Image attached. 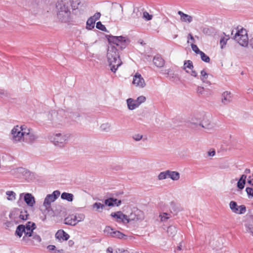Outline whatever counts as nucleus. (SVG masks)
<instances>
[{
    "label": "nucleus",
    "mask_w": 253,
    "mask_h": 253,
    "mask_svg": "<svg viewBox=\"0 0 253 253\" xmlns=\"http://www.w3.org/2000/svg\"><path fill=\"white\" fill-rule=\"evenodd\" d=\"M106 37L110 44L107 54L108 62L111 71L115 73L122 64L119 51L126 47L127 39L125 37L112 35H106Z\"/></svg>",
    "instance_id": "f257e3e1"
},
{
    "label": "nucleus",
    "mask_w": 253,
    "mask_h": 253,
    "mask_svg": "<svg viewBox=\"0 0 253 253\" xmlns=\"http://www.w3.org/2000/svg\"><path fill=\"white\" fill-rule=\"evenodd\" d=\"M48 124L54 127L63 126L66 122V113L64 110H53L47 114Z\"/></svg>",
    "instance_id": "f03ea898"
},
{
    "label": "nucleus",
    "mask_w": 253,
    "mask_h": 253,
    "mask_svg": "<svg viewBox=\"0 0 253 253\" xmlns=\"http://www.w3.org/2000/svg\"><path fill=\"white\" fill-rule=\"evenodd\" d=\"M26 128L25 125L15 126L11 130L10 138L14 143L22 142Z\"/></svg>",
    "instance_id": "7ed1b4c3"
},
{
    "label": "nucleus",
    "mask_w": 253,
    "mask_h": 253,
    "mask_svg": "<svg viewBox=\"0 0 253 253\" xmlns=\"http://www.w3.org/2000/svg\"><path fill=\"white\" fill-rule=\"evenodd\" d=\"M234 31L233 30L231 35L233 38L235 40L241 45L246 46L248 44V37L247 31L245 29H241L240 30L236 31L235 34Z\"/></svg>",
    "instance_id": "20e7f679"
},
{
    "label": "nucleus",
    "mask_w": 253,
    "mask_h": 253,
    "mask_svg": "<svg viewBox=\"0 0 253 253\" xmlns=\"http://www.w3.org/2000/svg\"><path fill=\"white\" fill-rule=\"evenodd\" d=\"M69 136L67 135L61 133L53 134L49 136V139L55 145L60 147H63L65 142L68 140Z\"/></svg>",
    "instance_id": "39448f33"
},
{
    "label": "nucleus",
    "mask_w": 253,
    "mask_h": 253,
    "mask_svg": "<svg viewBox=\"0 0 253 253\" xmlns=\"http://www.w3.org/2000/svg\"><path fill=\"white\" fill-rule=\"evenodd\" d=\"M60 192L55 190L51 194H48L44 199L43 206L47 211H52L51 203L54 202L59 196Z\"/></svg>",
    "instance_id": "423d86ee"
},
{
    "label": "nucleus",
    "mask_w": 253,
    "mask_h": 253,
    "mask_svg": "<svg viewBox=\"0 0 253 253\" xmlns=\"http://www.w3.org/2000/svg\"><path fill=\"white\" fill-rule=\"evenodd\" d=\"M146 101V97L144 96H140L136 99L129 98L126 100L127 107L129 110H133L139 107L142 103Z\"/></svg>",
    "instance_id": "0eeeda50"
},
{
    "label": "nucleus",
    "mask_w": 253,
    "mask_h": 253,
    "mask_svg": "<svg viewBox=\"0 0 253 253\" xmlns=\"http://www.w3.org/2000/svg\"><path fill=\"white\" fill-rule=\"evenodd\" d=\"M37 138L38 136L31 129L26 126L22 142L28 144H32Z\"/></svg>",
    "instance_id": "6e6552de"
},
{
    "label": "nucleus",
    "mask_w": 253,
    "mask_h": 253,
    "mask_svg": "<svg viewBox=\"0 0 253 253\" xmlns=\"http://www.w3.org/2000/svg\"><path fill=\"white\" fill-rule=\"evenodd\" d=\"M57 16L59 20L62 22H67L70 19V9H67L64 11L56 10Z\"/></svg>",
    "instance_id": "1a4fd4ad"
},
{
    "label": "nucleus",
    "mask_w": 253,
    "mask_h": 253,
    "mask_svg": "<svg viewBox=\"0 0 253 253\" xmlns=\"http://www.w3.org/2000/svg\"><path fill=\"white\" fill-rule=\"evenodd\" d=\"M132 84L136 86L143 88L145 86L146 84L144 79L142 77L141 75L137 73L133 76Z\"/></svg>",
    "instance_id": "9d476101"
},
{
    "label": "nucleus",
    "mask_w": 253,
    "mask_h": 253,
    "mask_svg": "<svg viewBox=\"0 0 253 253\" xmlns=\"http://www.w3.org/2000/svg\"><path fill=\"white\" fill-rule=\"evenodd\" d=\"M23 196L24 201L29 207H33L35 204V199L34 197L29 193H21L20 198H22Z\"/></svg>",
    "instance_id": "9b49d317"
},
{
    "label": "nucleus",
    "mask_w": 253,
    "mask_h": 253,
    "mask_svg": "<svg viewBox=\"0 0 253 253\" xmlns=\"http://www.w3.org/2000/svg\"><path fill=\"white\" fill-rule=\"evenodd\" d=\"M11 172L16 177H20L22 175L27 176L30 174V171L28 169L22 167L14 169L11 170Z\"/></svg>",
    "instance_id": "f8f14e48"
},
{
    "label": "nucleus",
    "mask_w": 253,
    "mask_h": 253,
    "mask_svg": "<svg viewBox=\"0 0 253 253\" xmlns=\"http://www.w3.org/2000/svg\"><path fill=\"white\" fill-rule=\"evenodd\" d=\"M71 5L70 3L69 0H58L56 4V10L64 11L67 9H70Z\"/></svg>",
    "instance_id": "ddd939ff"
},
{
    "label": "nucleus",
    "mask_w": 253,
    "mask_h": 253,
    "mask_svg": "<svg viewBox=\"0 0 253 253\" xmlns=\"http://www.w3.org/2000/svg\"><path fill=\"white\" fill-rule=\"evenodd\" d=\"M24 227L25 228V235L28 237H32L34 232L33 230L36 229V225L35 223L29 221L24 225Z\"/></svg>",
    "instance_id": "4468645a"
},
{
    "label": "nucleus",
    "mask_w": 253,
    "mask_h": 253,
    "mask_svg": "<svg viewBox=\"0 0 253 253\" xmlns=\"http://www.w3.org/2000/svg\"><path fill=\"white\" fill-rule=\"evenodd\" d=\"M111 215L113 217L116 218L118 222H122L124 223H128L127 216L123 213L121 211L112 212Z\"/></svg>",
    "instance_id": "2eb2a0df"
},
{
    "label": "nucleus",
    "mask_w": 253,
    "mask_h": 253,
    "mask_svg": "<svg viewBox=\"0 0 253 253\" xmlns=\"http://www.w3.org/2000/svg\"><path fill=\"white\" fill-rule=\"evenodd\" d=\"M164 74L167 75L168 77L172 82L177 83L180 80V77L178 75L174 73L170 69L164 70Z\"/></svg>",
    "instance_id": "dca6fc26"
},
{
    "label": "nucleus",
    "mask_w": 253,
    "mask_h": 253,
    "mask_svg": "<svg viewBox=\"0 0 253 253\" xmlns=\"http://www.w3.org/2000/svg\"><path fill=\"white\" fill-rule=\"evenodd\" d=\"M121 200H118L117 199L114 198H109L104 200L105 206L114 207L116 206L118 207L121 204Z\"/></svg>",
    "instance_id": "f3484780"
},
{
    "label": "nucleus",
    "mask_w": 253,
    "mask_h": 253,
    "mask_svg": "<svg viewBox=\"0 0 253 253\" xmlns=\"http://www.w3.org/2000/svg\"><path fill=\"white\" fill-rule=\"evenodd\" d=\"M142 219L143 216L142 215V212L140 211H136L134 212L131 213L128 216H127V220L128 221V223L132 220L137 221L142 220Z\"/></svg>",
    "instance_id": "a211bd4d"
},
{
    "label": "nucleus",
    "mask_w": 253,
    "mask_h": 253,
    "mask_svg": "<svg viewBox=\"0 0 253 253\" xmlns=\"http://www.w3.org/2000/svg\"><path fill=\"white\" fill-rule=\"evenodd\" d=\"M55 237L59 240L67 241L70 237L68 234L63 230H59L55 234Z\"/></svg>",
    "instance_id": "6ab92c4d"
},
{
    "label": "nucleus",
    "mask_w": 253,
    "mask_h": 253,
    "mask_svg": "<svg viewBox=\"0 0 253 253\" xmlns=\"http://www.w3.org/2000/svg\"><path fill=\"white\" fill-rule=\"evenodd\" d=\"M20 213V210L19 209H14L10 213L9 217L12 219L15 222H19V214Z\"/></svg>",
    "instance_id": "aec40b11"
},
{
    "label": "nucleus",
    "mask_w": 253,
    "mask_h": 253,
    "mask_svg": "<svg viewBox=\"0 0 253 253\" xmlns=\"http://www.w3.org/2000/svg\"><path fill=\"white\" fill-rule=\"evenodd\" d=\"M153 63L157 67L161 68L164 66L165 61L160 55H156L153 58Z\"/></svg>",
    "instance_id": "412c9836"
},
{
    "label": "nucleus",
    "mask_w": 253,
    "mask_h": 253,
    "mask_svg": "<svg viewBox=\"0 0 253 253\" xmlns=\"http://www.w3.org/2000/svg\"><path fill=\"white\" fill-rule=\"evenodd\" d=\"M232 96L230 92L228 91L224 92L222 95V102L226 105L230 103L232 101Z\"/></svg>",
    "instance_id": "4be33fe9"
},
{
    "label": "nucleus",
    "mask_w": 253,
    "mask_h": 253,
    "mask_svg": "<svg viewBox=\"0 0 253 253\" xmlns=\"http://www.w3.org/2000/svg\"><path fill=\"white\" fill-rule=\"evenodd\" d=\"M178 14L180 16V20L181 21L189 23L192 21L193 18L191 16L185 14L181 11H178Z\"/></svg>",
    "instance_id": "5701e85b"
},
{
    "label": "nucleus",
    "mask_w": 253,
    "mask_h": 253,
    "mask_svg": "<svg viewBox=\"0 0 253 253\" xmlns=\"http://www.w3.org/2000/svg\"><path fill=\"white\" fill-rule=\"evenodd\" d=\"M64 223L67 225L75 226L77 224V221H75L74 214L68 215L64 219Z\"/></svg>",
    "instance_id": "b1692460"
},
{
    "label": "nucleus",
    "mask_w": 253,
    "mask_h": 253,
    "mask_svg": "<svg viewBox=\"0 0 253 253\" xmlns=\"http://www.w3.org/2000/svg\"><path fill=\"white\" fill-rule=\"evenodd\" d=\"M100 129L102 131L108 132L112 129L111 124L108 122L103 123L100 125Z\"/></svg>",
    "instance_id": "393cba45"
},
{
    "label": "nucleus",
    "mask_w": 253,
    "mask_h": 253,
    "mask_svg": "<svg viewBox=\"0 0 253 253\" xmlns=\"http://www.w3.org/2000/svg\"><path fill=\"white\" fill-rule=\"evenodd\" d=\"M179 177L180 174L178 172L168 170V178H170L173 180H177Z\"/></svg>",
    "instance_id": "a878e982"
},
{
    "label": "nucleus",
    "mask_w": 253,
    "mask_h": 253,
    "mask_svg": "<svg viewBox=\"0 0 253 253\" xmlns=\"http://www.w3.org/2000/svg\"><path fill=\"white\" fill-rule=\"evenodd\" d=\"M92 208L95 209V211L101 212L105 208V205L100 203H95L92 205Z\"/></svg>",
    "instance_id": "bb28decb"
},
{
    "label": "nucleus",
    "mask_w": 253,
    "mask_h": 253,
    "mask_svg": "<svg viewBox=\"0 0 253 253\" xmlns=\"http://www.w3.org/2000/svg\"><path fill=\"white\" fill-rule=\"evenodd\" d=\"M25 228L24 227V225H19L17 227L15 234L19 237H21L23 233H25Z\"/></svg>",
    "instance_id": "cd10ccee"
},
{
    "label": "nucleus",
    "mask_w": 253,
    "mask_h": 253,
    "mask_svg": "<svg viewBox=\"0 0 253 253\" xmlns=\"http://www.w3.org/2000/svg\"><path fill=\"white\" fill-rule=\"evenodd\" d=\"M73 195L71 193L63 192L61 196L62 199L66 200L69 202H72L73 200Z\"/></svg>",
    "instance_id": "c85d7f7f"
},
{
    "label": "nucleus",
    "mask_w": 253,
    "mask_h": 253,
    "mask_svg": "<svg viewBox=\"0 0 253 253\" xmlns=\"http://www.w3.org/2000/svg\"><path fill=\"white\" fill-rule=\"evenodd\" d=\"M95 21L94 18L90 17L86 22V29L91 30L94 27Z\"/></svg>",
    "instance_id": "c756f323"
},
{
    "label": "nucleus",
    "mask_w": 253,
    "mask_h": 253,
    "mask_svg": "<svg viewBox=\"0 0 253 253\" xmlns=\"http://www.w3.org/2000/svg\"><path fill=\"white\" fill-rule=\"evenodd\" d=\"M167 232L169 236L173 237L177 232L176 228L175 226H170L168 228Z\"/></svg>",
    "instance_id": "7c9ffc66"
},
{
    "label": "nucleus",
    "mask_w": 253,
    "mask_h": 253,
    "mask_svg": "<svg viewBox=\"0 0 253 253\" xmlns=\"http://www.w3.org/2000/svg\"><path fill=\"white\" fill-rule=\"evenodd\" d=\"M193 63L190 60H187L184 62L183 69L185 70L187 73H189V72L186 70V68H188L189 69L192 70L193 69Z\"/></svg>",
    "instance_id": "2f4dec72"
},
{
    "label": "nucleus",
    "mask_w": 253,
    "mask_h": 253,
    "mask_svg": "<svg viewBox=\"0 0 253 253\" xmlns=\"http://www.w3.org/2000/svg\"><path fill=\"white\" fill-rule=\"evenodd\" d=\"M230 208L231 209V211L234 212H238V206L237 204V203L235 201H232L230 202L229 204Z\"/></svg>",
    "instance_id": "473e14b6"
},
{
    "label": "nucleus",
    "mask_w": 253,
    "mask_h": 253,
    "mask_svg": "<svg viewBox=\"0 0 253 253\" xmlns=\"http://www.w3.org/2000/svg\"><path fill=\"white\" fill-rule=\"evenodd\" d=\"M6 194L7 196V199L9 201H13L15 199L16 194L12 191H7L6 192Z\"/></svg>",
    "instance_id": "72a5a7b5"
},
{
    "label": "nucleus",
    "mask_w": 253,
    "mask_h": 253,
    "mask_svg": "<svg viewBox=\"0 0 253 253\" xmlns=\"http://www.w3.org/2000/svg\"><path fill=\"white\" fill-rule=\"evenodd\" d=\"M29 215L26 211H22L20 210V213L19 214V218L23 220H26L28 219Z\"/></svg>",
    "instance_id": "f704fd0d"
},
{
    "label": "nucleus",
    "mask_w": 253,
    "mask_h": 253,
    "mask_svg": "<svg viewBox=\"0 0 253 253\" xmlns=\"http://www.w3.org/2000/svg\"><path fill=\"white\" fill-rule=\"evenodd\" d=\"M75 221H77V224L80 222L83 221L85 218V216L84 214H74Z\"/></svg>",
    "instance_id": "c9c22d12"
},
{
    "label": "nucleus",
    "mask_w": 253,
    "mask_h": 253,
    "mask_svg": "<svg viewBox=\"0 0 253 253\" xmlns=\"http://www.w3.org/2000/svg\"><path fill=\"white\" fill-rule=\"evenodd\" d=\"M168 178V170L160 172L158 175L159 180H163Z\"/></svg>",
    "instance_id": "e433bc0d"
},
{
    "label": "nucleus",
    "mask_w": 253,
    "mask_h": 253,
    "mask_svg": "<svg viewBox=\"0 0 253 253\" xmlns=\"http://www.w3.org/2000/svg\"><path fill=\"white\" fill-rule=\"evenodd\" d=\"M200 56L201 59L207 63H209L210 61V57L207 55L204 52L202 51V52H200Z\"/></svg>",
    "instance_id": "4c0bfd02"
},
{
    "label": "nucleus",
    "mask_w": 253,
    "mask_h": 253,
    "mask_svg": "<svg viewBox=\"0 0 253 253\" xmlns=\"http://www.w3.org/2000/svg\"><path fill=\"white\" fill-rule=\"evenodd\" d=\"M115 231H114L113 229L110 226L106 227L105 229H104V232L105 233H106L108 235H110L112 237L113 236Z\"/></svg>",
    "instance_id": "58836bf2"
},
{
    "label": "nucleus",
    "mask_w": 253,
    "mask_h": 253,
    "mask_svg": "<svg viewBox=\"0 0 253 253\" xmlns=\"http://www.w3.org/2000/svg\"><path fill=\"white\" fill-rule=\"evenodd\" d=\"M96 27L97 29H99L102 31L108 32L105 26L103 25L100 21L96 23Z\"/></svg>",
    "instance_id": "ea45409f"
},
{
    "label": "nucleus",
    "mask_w": 253,
    "mask_h": 253,
    "mask_svg": "<svg viewBox=\"0 0 253 253\" xmlns=\"http://www.w3.org/2000/svg\"><path fill=\"white\" fill-rule=\"evenodd\" d=\"M238 212H236L237 214H243L246 211V208L244 205L239 206L238 208Z\"/></svg>",
    "instance_id": "a19ab883"
},
{
    "label": "nucleus",
    "mask_w": 253,
    "mask_h": 253,
    "mask_svg": "<svg viewBox=\"0 0 253 253\" xmlns=\"http://www.w3.org/2000/svg\"><path fill=\"white\" fill-rule=\"evenodd\" d=\"M152 15L149 14L147 11H144L143 13V18L146 20H150L152 19Z\"/></svg>",
    "instance_id": "79ce46f5"
},
{
    "label": "nucleus",
    "mask_w": 253,
    "mask_h": 253,
    "mask_svg": "<svg viewBox=\"0 0 253 253\" xmlns=\"http://www.w3.org/2000/svg\"><path fill=\"white\" fill-rule=\"evenodd\" d=\"M229 39V36H228L227 38L223 37L220 39V43L221 44V48H223V46L226 44V42Z\"/></svg>",
    "instance_id": "37998d69"
},
{
    "label": "nucleus",
    "mask_w": 253,
    "mask_h": 253,
    "mask_svg": "<svg viewBox=\"0 0 253 253\" xmlns=\"http://www.w3.org/2000/svg\"><path fill=\"white\" fill-rule=\"evenodd\" d=\"M161 216V220L162 221H165L170 218L169 214L167 213L164 212L163 214L160 215Z\"/></svg>",
    "instance_id": "c03bdc74"
},
{
    "label": "nucleus",
    "mask_w": 253,
    "mask_h": 253,
    "mask_svg": "<svg viewBox=\"0 0 253 253\" xmlns=\"http://www.w3.org/2000/svg\"><path fill=\"white\" fill-rule=\"evenodd\" d=\"M191 48L192 50L197 54H200V52H202V51L199 49V48L196 44H191Z\"/></svg>",
    "instance_id": "a18cd8bd"
},
{
    "label": "nucleus",
    "mask_w": 253,
    "mask_h": 253,
    "mask_svg": "<svg viewBox=\"0 0 253 253\" xmlns=\"http://www.w3.org/2000/svg\"><path fill=\"white\" fill-rule=\"evenodd\" d=\"M124 236L125 235L122 233L121 232L118 231H115L113 237H117L119 239H122L123 238Z\"/></svg>",
    "instance_id": "49530a36"
},
{
    "label": "nucleus",
    "mask_w": 253,
    "mask_h": 253,
    "mask_svg": "<svg viewBox=\"0 0 253 253\" xmlns=\"http://www.w3.org/2000/svg\"><path fill=\"white\" fill-rule=\"evenodd\" d=\"M245 184V181L244 182L243 181H240V180L239 179L237 182V187L239 189L242 190L244 188Z\"/></svg>",
    "instance_id": "de8ad7c7"
},
{
    "label": "nucleus",
    "mask_w": 253,
    "mask_h": 253,
    "mask_svg": "<svg viewBox=\"0 0 253 253\" xmlns=\"http://www.w3.org/2000/svg\"><path fill=\"white\" fill-rule=\"evenodd\" d=\"M69 2L73 9H78L79 6L81 4V2H78L76 5L74 2V0H69Z\"/></svg>",
    "instance_id": "09e8293b"
},
{
    "label": "nucleus",
    "mask_w": 253,
    "mask_h": 253,
    "mask_svg": "<svg viewBox=\"0 0 253 253\" xmlns=\"http://www.w3.org/2000/svg\"><path fill=\"white\" fill-rule=\"evenodd\" d=\"M246 191L249 196H252L253 197V189L251 187H247Z\"/></svg>",
    "instance_id": "8fccbe9b"
},
{
    "label": "nucleus",
    "mask_w": 253,
    "mask_h": 253,
    "mask_svg": "<svg viewBox=\"0 0 253 253\" xmlns=\"http://www.w3.org/2000/svg\"><path fill=\"white\" fill-rule=\"evenodd\" d=\"M33 237V239H34L35 240H36V241H37L38 242H41V241H42V239H41V237L36 234H34V233L33 232V234H32V236Z\"/></svg>",
    "instance_id": "3c124183"
},
{
    "label": "nucleus",
    "mask_w": 253,
    "mask_h": 253,
    "mask_svg": "<svg viewBox=\"0 0 253 253\" xmlns=\"http://www.w3.org/2000/svg\"><path fill=\"white\" fill-rule=\"evenodd\" d=\"M142 135L139 134H135L133 135L132 138L135 141H139L142 138Z\"/></svg>",
    "instance_id": "603ef678"
},
{
    "label": "nucleus",
    "mask_w": 253,
    "mask_h": 253,
    "mask_svg": "<svg viewBox=\"0 0 253 253\" xmlns=\"http://www.w3.org/2000/svg\"><path fill=\"white\" fill-rule=\"evenodd\" d=\"M209 77H206V76L201 77V80L204 83L207 84H211L210 82L208 80Z\"/></svg>",
    "instance_id": "864d4df0"
},
{
    "label": "nucleus",
    "mask_w": 253,
    "mask_h": 253,
    "mask_svg": "<svg viewBox=\"0 0 253 253\" xmlns=\"http://www.w3.org/2000/svg\"><path fill=\"white\" fill-rule=\"evenodd\" d=\"M100 16L101 14L100 12H96L94 14V15L92 17L94 18V20L96 21L97 20L99 19Z\"/></svg>",
    "instance_id": "5fc2aeb1"
},
{
    "label": "nucleus",
    "mask_w": 253,
    "mask_h": 253,
    "mask_svg": "<svg viewBox=\"0 0 253 253\" xmlns=\"http://www.w3.org/2000/svg\"><path fill=\"white\" fill-rule=\"evenodd\" d=\"M247 231L249 233H250L252 236H253V225H249L248 227H247Z\"/></svg>",
    "instance_id": "6e6d98bb"
},
{
    "label": "nucleus",
    "mask_w": 253,
    "mask_h": 253,
    "mask_svg": "<svg viewBox=\"0 0 253 253\" xmlns=\"http://www.w3.org/2000/svg\"><path fill=\"white\" fill-rule=\"evenodd\" d=\"M204 90V88L202 86H198L197 88V92L199 94H202Z\"/></svg>",
    "instance_id": "4d7b16f0"
},
{
    "label": "nucleus",
    "mask_w": 253,
    "mask_h": 253,
    "mask_svg": "<svg viewBox=\"0 0 253 253\" xmlns=\"http://www.w3.org/2000/svg\"><path fill=\"white\" fill-rule=\"evenodd\" d=\"M55 246H54V245H48L47 247V249L49 251H53L55 250Z\"/></svg>",
    "instance_id": "13d9d810"
},
{
    "label": "nucleus",
    "mask_w": 253,
    "mask_h": 253,
    "mask_svg": "<svg viewBox=\"0 0 253 253\" xmlns=\"http://www.w3.org/2000/svg\"><path fill=\"white\" fill-rule=\"evenodd\" d=\"M206 76V77H209V75L206 73L205 70H202L201 71V77Z\"/></svg>",
    "instance_id": "bf43d9fd"
},
{
    "label": "nucleus",
    "mask_w": 253,
    "mask_h": 253,
    "mask_svg": "<svg viewBox=\"0 0 253 253\" xmlns=\"http://www.w3.org/2000/svg\"><path fill=\"white\" fill-rule=\"evenodd\" d=\"M190 75L192 76H193L194 77H196L197 76V72L194 71V70H193V69L192 70L191 73H190Z\"/></svg>",
    "instance_id": "052dcab7"
},
{
    "label": "nucleus",
    "mask_w": 253,
    "mask_h": 253,
    "mask_svg": "<svg viewBox=\"0 0 253 253\" xmlns=\"http://www.w3.org/2000/svg\"><path fill=\"white\" fill-rule=\"evenodd\" d=\"M246 178H247V176L245 174H243V175H242V176H241V177L239 179L240 180V181H243L244 182L245 181L246 182Z\"/></svg>",
    "instance_id": "680f3d73"
},
{
    "label": "nucleus",
    "mask_w": 253,
    "mask_h": 253,
    "mask_svg": "<svg viewBox=\"0 0 253 253\" xmlns=\"http://www.w3.org/2000/svg\"><path fill=\"white\" fill-rule=\"evenodd\" d=\"M215 152L214 151L208 152V155L210 156H213L215 155Z\"/></svg>",
    "instance_id": "e2e57ef3"
},
{
    "label": "nucleus",
    "mask_w": 253,
    "mask_h": 253,
    "mask_svg": "<svg viewBox=\"0 0 253 253\" xmlns=\"http://www.w3.org/2000/svg\"><path fill=\"white\" fill-rule=\"evenodd\" d=\"M203 32L205 34H209L210 33V29L209 28H204L203 29Z\"/></svg>",
    "instance_id": "0e129e2a"
},
{
    "label": "nucleus",
    "mask_w": 253,
    "mask_h": 253,
    "mask_svg": "<svg viewBox=\"0 0 253 253\" xmlns=\"http://www.w3.org/2000/svg\"><path fill=\"white\" fill-rule=\"evenodd\" d=\"M54 252L55 253H63L64 252V251L63 249H60V250H56L55 249Z\"/></svg>",
    "instance_id": "69168bd1"
},
{
    "label": "nucleus",
    "mask_w": 253,
    "mask_h": 253,
    "mask_svg": "<svg viewBox=\"0 0 253 253\" xmlns=\"http://www.w3.org/2000/svg\"><path fill=\"white\" fill-rule=\"evenodd\" d=\"M107 252L109 253H113V249L111 247H109L107 250Z\"/></svg>",
    "instance_id": "338daca9"
},
{
    "label": "nucleus",
    "mask_w": 253,
    "mask_h": 253,
    "mask_svg": "<svg viewBox=\"0 0 253 253\" xmlns=\"http://www.w3.org/2000/svg\"><path fill=\"white\" fill-rule=\"evenodd\" d=\"M248 183L251 185H253V179H248Z\"/></svg>",
    "instance_id": "774afa93"
}]
</instances>
